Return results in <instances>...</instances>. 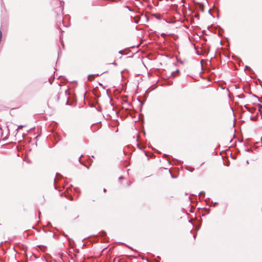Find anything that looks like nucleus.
Returning a JSON list of instances; mask_svg holds the SVG:
<instances>
[{"mask_svg": "<svg viewBox=\"0 0 262 262\" xmlns=\"http://www.w3.org/2000/svg\"><path fill=\"white\" fill-rule=\"evenodd\" d=\"M175 18L176 17H168L165 21L166 23L171 24L173 27L177 28L180 26L181 20H176Z\"/></svg>", "mask_w": 262, "mask_h": 262, "instance_id": "f257e3e1", "label": "nucleus"}, {"mask_svg": "<svg viewBox=\"0 0 262 262\" xmlns=\"http://www.w3.org/2000/svg\"><path fill=\"white\" fill-rule=\"evenodd\" d=\"M199 9L200 11L203 12L204 11V6L202 5L199 6Z\"/></svg>", "mask_w": 262, "mask_h": 262, "instance_id": "f03ea898", "label": "nucleus"}, {"mask_svg": "<svg viewBox=\"0 0 262 262\" xmlns=\"http://www.w3.org/2000/svg\"><path fill=\"white\" fill-rule=\"evenodd\" d=\"M93 75H89L88 77V79L89 80H92V79L91 78V77Z\"/></svg>", "mask_w": 262, "mask_h": 262, "instance_id": "7ed1b4c3", "label": "nucleus"}, {"mask_svg": "<svg viewBox=\"0 0 262 262\" xmlns=\"http://www.w3.org/2000/svg\"><path fill=\"white\" fill-rule=\"evenodd\" d=\"M124 11H130V10L128 8V7H126L125 8V9H124Z\"/></svg>", "mask_w": 262, "mask_h": 262, "instance_id": "20e7f679", "label": "nucleus"}, {"mask_svg": "<svg viewBox=\"0 0 262 262\" xmlns=\"http://www.w3.org/2000/svg\"><path fill=\"white\" fill-rule=\"evenodd\" d=\"M187 169H188V170H189V171H190L191 172H192V171H193L194 168H190V169H188V168H187Z\"/></svg>", "mask_w": 262, "mask_h": 262, "instance_id": "39448f33", "label": "nucleus"}, {"mask_svg": "<svg viewBox=\"0 0 262 262\" xmlns=\"http://www.w3.org/2000/svg\"><path fill=\"white\" fill-rule=\"evenodd\" d=\"M200 16V14L197 13L195 14L194 16L196 17V16Z\"/></svg>", "mask_w": 262, "mask_h": 262, "instance_id": "423d86ee", "label": "nucleus"}, {"mask_svg": "<svg viewBox=\"0 0 262 262\" xmlns=\"http://www.w3.org/2000/svg\"><path fill=\"white\" fill-rule=\"evenodd\" d=\"M144 18L145 19L146 22H147L148 21L149 17H144Z\"/></svg>", "mask_w": 262, "mask_h": 262, "instance_id": "0eeeda50", "label": "nucleus"}, {"mask_svg": "<svg viewBox=\"0 0 262 262\" xmlns=\"http://www.w3.org/2000/svg\"><path fill=\"white\" fill-rule=\"evenodd\" d=\"M135 23H137V24L139 23V20H136V19H135Z\"/></svg>", "mask_w": 262, "mask_h": 262, "instance_id": "6e6552de", "label": "nucleus"}, {"mask_svg": "<svg viewBox=\"0 0 262 262\" xmlns=\"http://www.w3.org/2000/svg\"><path fill=\"white\" fill-rule=\"evenodd\" d=\"M23 127H24L23 125H19V126H18V128H23Z\"/></svg>", "mask_w": 262, "mask_h": 262, "instance_id": "1a4fd4ad", "label": "nucleus"}, {"mask_svg": "<svg viewBox=\"0 0 262 262\" xmlns=\"http://www.w3.org/2000/svg\"><path fill=\"white\" fill-rule=\"evenodd\" d=\"M123 179V177H122V176H120V177L119 178V180H121V179Z\"/></svg>", "mask_w": 262, "mask_h": 262, "instance_id": "9d476101", "label": "nucleus"}, {"mask_svg": "<svg viewBox=\"0 0 262 262\" xmlns=\"http://www.w3.org/2000/svg\"><path fill=\"white\" fill-rule=\"evenodd\" d=\"M113 64L114 65L117 66V63H116V62H113Z\"/></svg>", "mask_w": 262, "mask_h": 262, "instance_id": "9b49d317", "label": "nucleus"}, {"mask_svg": "<svg viewBox=\"0 0 262 262\" xmlns=\"http://www.w3.org/2000/svg\"><path fill=\"white\" fill-rule=\"evenodd\" d=\"M165 35V34H164V33H163V34H161V36H164Z\"/></svg>", "mask_w": 262, "mask_h": 262, "instance_id": "f8f14e48", "label": "nucleus"}, {"mask_svg": "<svg viewBox=\"0 0 262 262\" xmlns=\"http://www.w3.org/2000/svg\"><path fill=\"white\" fill-rule=\"evenodd\" d=\"M106 189L104 188V189H103V191H104V192H106Z\"/></svg>", "mask_w": 262, "mask_h": 262, "instance_id": "ddd939ff", "label": "nucleus"}, {"mask_svg": "<svg viewBox=\"0 0 262 262\" xmlns=\"http://www.w3.org/2000/svg\"><path fill=\"white\" fill-rule=\"evenodd\" d=\"M157 18H158L159 19H160V18H161V17H157Z\"/></svg>", "mask_w": 262, "mask_h": 262, "instance_id": "4468645a", "label": "nucleus"}, {"mask_svg": "<svg viewBox=\"0 0 262 262\" xmlns=\"http://www.w3.org/2000/svg\"><path fill=\"white\" fill-rule=\"evenodd\" d=\"M200 193H201V194H202V193H204V192H203V191H202V192H200Z\"/></svg>", "mask_w": 262, "mask_h": 262, "instance_id": "2eb2a0df", "label": "nucleus"}]
</instances>
